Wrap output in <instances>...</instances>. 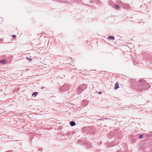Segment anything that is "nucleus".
Wrapping results in <instances>:
<instances>
[{"label":"nucleus","instance_id":"f257e3e1","mask_svg":"<svg viewBox=\"0 0 152 152\" xmlns=\"http://www.w3.org/2000/svg\"><path fill=\"white\" fill-rule=\"evenodd\" d=\"M130 81L132 87L139 91L141 92L143 90H146L148 87V83L142 79L140 80L131 79Z\"/></svg>","mask_w":152,"mask_h":152},{"label":"nucleus","instance_id":"f03ea898","mask_svg":"<svg viewBox=\"0 0 152 152\" xmlns=\"http://www.w3.org/2000/svg\"><path fill=\"white\" fill-rule=\"evenodd\" d=\"M82 130L83 133H90L93 134L95 133L94 129L92 126H85L83 127Z\"/></svg>","mask_w":152,"mask_h":152},{"label":"nucleus","instance_id":"7ed1b4c3","mask_svg":"<svg viewBox=\"0 0 152 152\" xmlns=\"http://www.w3.org/2000/svg\"><path fill=\"white\" fill-rule=\"evenodd\" d=\"M70 88V85L64 84L63 86L61 87L60 88V91L61 92L64 91H66L69 90Z\"/></svg>","mask_w":152,"mask_h":152},{"label":"nucleus","instance_id":"20e7f679","mask_svg":"<svg viewBox=\"0 0 152 152\" xmlns=\"http://www.w3.org/2000/svg\"><path fill=\"white\" fill-rule=\"evenodd\" d=\"M87 87L86 85L85 84H83L81 86H79L78 87V90L79 91H80V93H81L82 91H83L84 89H86ZM79 93V91H78Z\"/></svg>","mask_w":152,"mask_h":152},{"label":"nucleus","instance_id":"39448f33","mask_svg":"<svg viewBox=\"0 0 152 152\" xmlns=\"http://www.w3.org/2000/svg\"><path fill=\"white\" fill-rule=\"evenodd\" d=\"M108 39L110 40H114L115 39V37L113 36L109 35L108 36Z\"/></svg>","mask_w":152,"mask_h":152},{"label":"nucleus","instance_id":"423d86ee","mask_svg":"<svg viewBox=\"0 0 152 152\" xmlns=\"http://www.w3.org/2000/svg\"><path fill=\"white\" fill-rule=\"evenodd\" d=\"M70 124L71 126H75L76 124L75 122L74 121H71L70 122Z\"/></svg>","mask_w":152,"mask_h":152},{"label":"nucleus","instance_id":"0eeeda50","mask_svg":"<svg viewBox=\"0 0 152 152\" xmlns=\"http://www.w3.org/2000/svg\"><path fill=\"white\" fill-rule=\"evenodd\" d=\"M38 92H33L32 94V96L35 97L38 94Z\"/></svg>","mask_w":152,"mask_h":152},{"label":"nucleus","instance_id":"6e6552de","mask_svg":"<svg viewBox=\"0 0 152 152\" xmlns=\"http://www.w3.org/2000/svg\"><path fill=\"white\" fill-rule=\"evenodd\" d=\"M118 87H119V84L118 82H117L115 85V87L114 88V89H117L118 88Z\"/></svg>","mask_w":152,"mask_h":152},{"label":"nucleus","instance_id":"1a4fd4ad","mask_svg":"<svg viewBox=\"0 0 152 152\" xmlns=\"http://www.w3.org/2000/svg\"><path fill=\"white\" fill-rule=\"evenodd\" d=\"M6 61L5 60V59H3V60H1L0 61V63L1 64H4L5 63H6Z\"/></svg>","mask_w":152,"mask_h":152},{"label":"nucleus","instance_id":"9d476101","mask_svg":"<svg viewBox=\"0 0 152 152\" xmlns=\"http://www.w3.org/2000/svg\"><path fill=\"white\" fill-rule=\"evenodd\" d=\"M114 7L116 10H118L120 8L119 6L117 4H115V5Z\"/></svg>","mask_w":152,"mask_h":152},{"label":"nucleus","instance_id":"9b49d317","mask_svg":"<svg viewBox=\"0 0 152 152\" xmlns=\"http://www.w3.org/2000/svg\"><path fill=\"white\" fill-rule=\"evenodd\" d=\"M26 59L28 60L29 62H31V61H32V58H29L28 57H26Z\"/></svg>","mask_w":152,"mask_h":152},{"label":"nucleus","instance_id":"f8f14e48","mask_svg":"<svg viewBox=\"0 0 152 152\" xmlns=\"http://www.w3.org/2000/svg\"><path fill=\"white\" fill-rule=\"evenodd\" d=\"M144 135L143 134H141L139 135L138 137L139 139H141L143 137Z\"/></svg>","mask_w":152,"mask_h":152},{"label":"nucleus","instance_id":"ddd939ff","mask_svg":"<svg viewBox=\"0 0 152 152\" xmlns=\"http://www.w3.org/2000/svg\"><path fill=\"white\" fill-rule=\"evenodd\" d=\"M82 142L84 145H86L87 144V141H86V142H85V140H82Z\"/></svg>","mask_w":152,"mask_h":152},{"label":"nucleus","instance_id":"4468645a","mask_svg":"<svg viewBox=\"0 0 152 152\" xmlns=\"http://www.w3.org/2000/svg\"><path fill=\"white\" fill-rule=\"evenodd\" d=\"M12 37L14 38H15L16 37V36L15 35H13Z\"/></svg>","mask_w":152,"mask_h":152},{"label":"nucleus","instance_id":"2eb2a0df","mask_svg":"<svg viewBox=\"0 0 152 152\" xmlns=\"http://www.w3.org/2000/svg\"><path fill=\"white\" fill-rule=\"evenodd\" d=\"M43 150V149L42 148H40L38 150L39 151H42Z\"/></svg>","mask_w":152,"mask_h":152},{"label":"nucleus","instance_id":"dca6fc26","mask_svg":"<svg viewBox=\"0 0 152 152\" xmlns=\"http://www.w3.org/2000/svg\"><path fill=\"white\" fill-rule=\"evenodd\" d=\"M142 64V63H138V65L139 66H141V65Z\"/></svg>","mask_w":152,"mask_h":152},{"label":"nucleus","instance_id":"f3484780","mask_svg":"<svg viewBox=\"0 0 152 152\" xmlns=\"http://www.w3.org/2000/svg\"><path fill=\"white\" fill-rule=\"evenodd\" d=\"M102 93V91H99L98 92V93L99 94H101Z\"/></svg>","mask_w":152,"mask_h":152},{"label":"nucleus","instance_id":"a211bd4d","mask_svg":"<svg viewBox=\"0 0 152 152\" xmlns=\"http://www.w3.org/2000/svg\"><path fill=\"white\" fill-rule=\"evenodd\" d=\"M152 54V55H151V58L152 59V54Z\"/></svg>","mask_w":152,"mask_h":152},{"label":"nucleus","instance_id":"6ab92c4d","mask_svg":"<svg viewBox=\"0 0 152 152\" xmlns=\"http://www.w3.org/2000/svg\"><path fill=\"white\" fill-rule=\"evenodd\" d=\"M148 136H150V134H148Z\"/></svg>","mask_w":152,"mask_h":152}]
</instances>
